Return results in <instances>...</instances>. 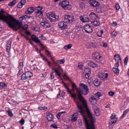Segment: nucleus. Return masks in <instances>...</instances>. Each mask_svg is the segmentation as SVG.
<instances>
[{"instance_id": "nucleus-1", "label": "nucleus", "mask_w": 129, "mask_h": 129, "mask_svg": "<svg viewBox=\"0 0 129 129\" xmlns=\"http://www.w3.org/2000/svg\"><path fill=\"white\" fill-rule=\"evenodd\" d=\"M78 109L77 113H74L73 115L72 120L76 121L77 120V116L78 114L81 115L84 119V120L86 124L87 129H95L94 126V119L93 115L90 112V116H88L87 113L89 120H87V118L84 115L85 112L83 109L84 107L81 104L78 103L77 104Z\"/></svg>"}, {"instance_id": "nucleus-2", "label": "nucleus", "mask_w": 129, "mask_h": 129, "mask_svg": "<svg viewBox=\"0 0 129 129\" xmlns=\"http://www.w3.org/2000/svg\"><path fill=\"white\" fill-rule=\"evenodd\" d=\"M79 89H77L78 91V98L80 101L82 103L83 105L86 109V112L88 116H90V111L88 108L86 100L82 96L81 94L87 95L89 92V89L88 86L84 84L80 83Z\"/></svg>"}, {"instance_id": "nucleus-3", "label": "nucleus", "mask_w": 129, "mask_h": 129, "mask_svg": "<svg viewBox=\"0 0 129 129\" xmlns=\"http://www.w3.org/2000/svg\"><path fill=\"white\" fill-rule=\"evenodd\" d=\"M0 19L7 22L9 27L14 29L16 27V20L11 15H8L7 16L0 14Z\"/></svg>"}, {"instance_id": "nucleus-4", "label": "nucleus", "mask_w": 129, "mask_h": 129, "mask_svg": "<svg viewBox=\"0 0 129 129\" xmlns=\"http://www.w3.org/2000/svg\"><path fill=\"white\" fill-rule=\"evenodd\" d=\"M31 38L33 41L36 43L38 45H39L41 48L45 49L46 53H47V55H49L50 56H51L50 51L47 49V47L44 45L43 42L40 41L37 37L34 35H31Z\"/></svg>"}, {"instance_id": "nucleus-5", "label": "nucleus", "mask_w": 129, "mask_h": 129, "mask_svg": "<svg viewBox=\"0 0 129 129\" xmlns=\"http://www.w3.org/2000/svg\"><path fill=\"white\" fill-rule=\"evenodd\" d=\"M59 5L65 10H70L71 8V6L68 1H63L60 3Z\"/></svg>"}, {"instance_id": "nucleus-6", "label": "nucleus", "mask_w": 129, "mask_h": 129, "mask_svg": "<svg viewBox=\"0 0 129 129\" xmlns=\"http://www.w3.org/2000/svg\"><path fill=\"white\" fill-rule=\"evenodd\" d=\"M47 16L49 19L52 22H55L59 19L58 16L53 13H49L47 15Z\"/></svg>"}, {"instance_id": "nucleus-7", "label": "nucleus", "mask_w": 129, "mask_h": 129, "mask_svg": "<svg viewBox=\"0 0 129 129\" xmlns=\"http://www.w3.org/2000/svg\"><path fill=\"white\" fill-rule=\"evenodd\" d=\"M43 8L40 6H39L35 9L36 14L37 16H39V17H42L43 16V11L42 9Z\"/></svg>"}, {"instance_id": "nucleus-8", "label": "nucleus", "mask_w": 129, "mask_h": 129, "mask_svg": "<svg viewBox=\"0 0 129 129\" xmlns=\"http://www.w3.org/2000/svg\"><path fill=\"white\" fill-rule=\"evenodd\" d=\"M94 58L95 60L98 62H100L103 59V57L97 52H95L94 54Z\"/></svg>"}, {"instance_id": "nucleus-9", "label": "nucleus", "mask_w": 129, "mask_h": 129, "mask_svg": "<svg viewBox=\"0 0 129 129\" xmlns=\"http://www.w3.org/2000/svg\"><path fill=\"white\" fill-rule=\"evenodd\" d=\"M43 20L42 22L40 23L41 25L43 27L45 28H49L51 26V24L48 21L44 20V18H43Z\"/></svg>"}, {"instance_id": "nucleus-10", "label": "nucleus", "mask_w": 129, "mask_h": 129, "mask_svg": "<svg viewBox=\"0 0 129 129\" xmlns=\"http://www.w3.org/2000/svg\"><path fill=\"white\" fill-rule=\"evenodd\" d=\"M84 29L87 33H90L92 31V28L89 24H86L84 26Z\"/></svg>"}, {"instance_id": "nucleus-11", "label": "nucleus", "mask_w": 129, "mask_h": 129, "mask_svg": "<svg viewBox=\"0 0 129 129\" xmlns=\"http://www.w3.org/2000/svg\"><path fill=\"white\" fill-rule=\"evenodd\" d=\"M65 23L64 21H60L58 23L59 27L61 29L63 30L67 28V25Z\"/></svg>"}, {"instance_id": "nucleus-12", "label": "nucleus", "mask_w": 129, "mask_h": 129, "mask_svg": "<svg viewBox=\"0 0 129 129\" xmlns=\"http://www.w3.org/2000/svg\"><path fill=\"white\" fill-rule=\"evenodd\" d=\"M84 72L85 73L83 77L86 78H88L91 74V70L90 69L88 68H85L84 70Z\"/></svg>"}, {"instance_id": "nucleus-13", "label": "nucleus", "mask_w": 129, "mask_h": 129, "mask_svg": "<svg viewBox=\"0 0 129 129\" xmlns=\"http://www.w3.org/2000/svg\"><path fill=\"white\" fill-rule=\"evenodd\" d=\"M88 3L91 6L94 7L98 6L100 5V4L98 2L93 0L89 1Z\"/></svg>"}, {"instance_id": "nucleus-14", "label": "nucleus", "mask_w": 129, "mask_h": 129, "mask_svg": "<svg viewBox=\"0 0 129 129\" xmlns=\"http://www.w3.org/2000/svg\"><path fill=\"white\" fill-rule=\"evenodd\" d=\"M108 74L107 73L106 74L102 73L101 74H99L98 75V76L99 78L101 80H105L107 78Z\"/></svg>"}, {"instance_id": "nucleus-15", "label": "nucleus", "mask_w": 129, "mask_h": 129, "mask_svg": "<svg viewBox=\"0 0 129 129\" xmlns=\"http://www.w3.org/2000/svg\"><path fill=\"white\" fill-rule=\"evenodd\" d=\"M97 99H98L97 98L94 96H92L89 98V101L92 104L95 105L97 103Z\"/></svg>"}, {"instance_id": "nucleus-16", "label": "nucleus", "mask_w": 129, "mask_h": 129, "mask_svg": "<svg viewBox=\"0 0 129 129\" xmlns=\"http://www.w3.org/2000/svg\"><path fill=\"white\" fill-rule=\"evenodd\" d=\"M89 16L90 18L92 19H95L98 18V16L97 15V14L93 12H90L89 14Z\"/></svg>"}, {"instance_id": "nucleus-17", "label": "nucleus", "mask_w": 129, "mask_h": 129, "mask_svg": "<svg viewBox=\"0 0 129 129\" xmlns=\"http://www.w3.org/2000/svg\"><path fill=\"white\" fill-rule=\"evenodd\" d=\"M36 8L34 7H30L27 9L25 12V13L27 14H31L33 13Z\"/></svg>"}, {"instance_id": "nucleus-18", "label": "nucleus", "mask_w": 129, "mask_h": 129, "mask_svg": "<svg viewBox=\"0 0 129 129\" xmlns=\"http://www.w3.org/2000/svg\"><path fill=\"white\" fill-rule=\"evenodd\" d=\"M11 42L10 41H9L6 44V51L8 55H9V52L11 47Z\"/></svg>"}, {"instance_id": "nucleus-19", "label": "nucleus", "mask_w": 129, "mask_h": 129, "mask_svg": "<svg viewBox=\"0 0 129 129\" xmlns=\"http://www.w3.org/2000/svg\"><path fill=\"white\" fill-rule=\"evenodd\" d=\"M47 118L49 121H51L53 120L54 116L52 114L49 112H48L47 113Z\"/></svg>"}, {"instance_id": "nucleus-20", "label": "nucleus", "mask_w": 129, "mask_h": 129, "mask_svg": "<svg viewBox=\"0 0 129 129\" xmlns=\"http://www.w3.org/2000/svg\"><path fill=\"white\" fill-rule=\"evenodd\" d=\"M114 58L116 62L120 63L121 64V59L119 55L117 54L114 55Z\"/></svg>"}, {"instance_id": "nucleus-21", "label": "nucleus", "mask_w": 129, "mask_h": 129, "mask_svg": "<svg viewBox=\"0 0 129 129\" xmlns=\"http://www.w3.org/2000/svg\"><path fill=\"white\" fill-rule=\"evenodd\" d=\"M117 119L115 117V115L114 114H112L111 117L110 121L112 124L116 122Z\"/></svg>"}, {"instance_id": "nucleus-22", "label": "nucleus", "mask_w": 129, "mask_h": 129, "mask_svg": "<svg viewBox=\"0 0 129 129\" xmlns=\"http://www.w3.org/2000/svg\"><path fill=\"white\" fill-rule=\"evenodd\" d=\"M72 90H71L69 89L68 88L67 89L68 92L69 93V94L71 93L72 92V91H74L77 88L76 86L74 83H72Z\"/></svg>"}, {"instance_id": "nucleus-23", "label": "nucleus", "mask_w": 129, "mask_h": 129, "mask_svg": "<svg viewBox=\"0 0 129 129\" xmlns=\"http://www.w3.org/2000/svg\"><path fill=\"white\" fill-rule=\"evenodd\" d=\"M91 23L92 25L95 26H99L100 24V21L96 20L91 21Z\"/></svg>"}, {"instance_id": "nucleus-24", "label": "nucleus", "mask_w": 129, "mask_h": 129, "mask_svg": "<svg viewBox=\"0 0 129 129\" xmlns=\"http://www.w3.org/2000/svg\"><path fill=\"white\" fill-rule=\"evenodd\" d=\"M89 66L93 68H95L98 67V65L97 64L95 63L92 61H90L88 63Z\"/></svg>"}, {"instance_id": "nucleus-25", "label": "nucleus", "mask_w": 129, "mask_h": 129, "mask_svg": "<svg viewBox=\"0 0 129 129\" xmlns=\"http://www.w3.org/2000/svg\"><path fill=\"white\" fill-rule=\"evenodd\" d=\"M81 21L83 22H86L89 21V18L88 17H84L82 16H80V17Z\"/></svg>"}, {"instance_id": "nucleus-26", "label": "nucleus", "mask_w": 129, "mask_h": 129, "mask_svg": "<svg viewBox=\"0 0 129 129\" xmlns=\"http://www.w3.org/2000/svg\"><path fill=\"white\" fill-rule=\"evenodd\" d=\"M93 82L94 85L97 86H99L102 83L101 81L97 79H95Z\"/></svg>"}, {"instance_id": "nucleus-27", "label": "nucleus", "mask_w": 129, "mask_h": 129, "mask_svg": "<svg viewBox=\"0 0 129 129\" xmlns=\"http://www.w3.org/2000/svg\"><path fill=\"white\" fill-rule=\"evenodd\" d=\"M60 67L59 66V67L58 68H54L53 69L55 73L59 77H60L61 75V73L59 71V68Z\"/></svg>"}, {"instance_id": "nucleus-28", "label": "nucleus", "mask_w": 129, "mask_h": 129, "mask_svg": "<svg viewBox=\"0 0 129 129\" xmlns=\"http://www.w3.org/2000/svg\"><path fill=\"white\" fill-rule=\"evenodd\" d=\"M26 76L27 78V79L29 78H31L33 76V73L27 71L25 73Z\"/></svg>"}, {"instance_id": "nucleus-29", "label": "nucleus", "mask_w": 129, "mask_h": 129, "mask_svg": "<svg viewBox=\"0 0 129 129\" xmlns=\"http://www.w3.org/2000/svg\"><path fill=\"white\" fill-rule=\"evenodd\" d=\"M74 20V16L72 15H70V18L68 20V24H71L72 22Z\"/></svg>"}, {"instance_id": "nucleus-30", "label": "nucleus", "mask_w": 129, "mask_h": 129, "mask_svg": "<svg viewBox=\"0 0 129 129\" xmlns=\"http://www.w3.org/2000/svg\"><path fill=\"white\" fill-rule=\"evenodd\" d=\"M95 109L94 108V112L96 115L99 116L100 115V112L99 111V109L98 107H95Z\"/></svg>"}, {"instance_id": "nucleus-31", "label": "nucleus", "mask_w": 129, "mask_h": 129, "mask_svg": "<svg viewBox=\"0 0 129 129\" xmlns=\"http://www.w3.org/2000/svg\"><path fill=\"white\" fill-rule=\"evenodd\" d=\"M22 24L21 21H20L18 20H17V28H21L22 26Z\"/></svg>"}, {"instance_id": "nucleus-32", "label": "nucleus", "mask_w": 129, "mask_h": 129, "mask_svg": "<svg viewBox=\"0 0 129 129\" xmlns=\"http://www.w3.org/2000/svg\"><path fill=\"white\" fill-rule=\"evenodd\" d=\"M70 15H65L64 18V20L65 23H68V20L70 18Z\"/></svg>"}, {"instance_id": "nucleus-33", "label": "nucleus", "mask_w": 129, "mask_h": 129, "mask_svg": "<svg viewBox=\"0 0 129 129\" xmlns=\"http://www.w3.org/2000/svg\"><path fill=\"white\" fill-rule=\"evenodd\" d=\"M104 33L103 30H99L96 34V36H97L101 37H102V35Z\"/></svg>"}, {"instance_id": "nucleus-34", "label": "nucleus", "mask_w": 129, "mask_h": 129, "mask_svg": "<svg viewBox=\"0 0 129 129\" xmlns=\"http://www.w3.org/2000/svg\"><path fill=\"white\" fill-rule=\"evenodd\" d=\"M94 43L92 42H90L86 45V47L88 48H90L91 47H94Z\"/></svg>"}, {"instance_id": "nucleus-35", "label": "nucleus", "mask_w": 129, "mask_h": 129, "mask_svg": "<svg viewBox=\"0 0 129 129\" xmlns=\"http://www.w3.org/2000/svg\"><path fill=\"white\" fill-rule=\"evenodd\" d=\"M72 45L71 44H69L68 45L64 46L63 48L65 50H68L72 47Z\"/></svg>"}, {"instance_id": "nucleus-36", "label": "nucleus", "mask_w": 129, "mask_h": 129, "mask_svg": "<svg viewBox=\"0 0 129 129\" xmlns=\"http://www.w3.org/2000/svg\"><path fill=\"white\" fill-rule=\"evenodd\" d=\"M30 17L28 15H25L21 17H20L19 18V20L20 21H22L23 19L26 18H29Z\"/></svg>"}, {"instance_id": "nucleus-37", "label": "nucleus", "mask_w": 129, "mask_h": 129, "mask_svg": "<svg viewBox=\"0 0 129 129\" xmlns=\"http://www.w3.org/2000/svg\"><path fill=\"white\" fill-rule=\"evenodd\" d=\"M16 3V0H14L11 2L9 3L8 4V5L10 6H13Z\"/></svg>"}, {"instance_id": "nucleus-38", "label": "nucleus", "mask_w": 129, "mask_h": 129, "mask_svg": "<svg viewBox=\"0 0 129 129\" xmlns=\"http://www.w3.org/2000/svg\"><path fill=\"white\" fill-rule=\"evenodd\" d=\"M112 70L115 74H118L119 73V70L118 68H113Z\"/></svg>"}, {"instance_id": "nucleus-39", "label": "nucleus", "mask_w": 129, "mask_h": 129, "mask_svg": "<svg viewBox=\"0 0 129 129\" xmlns=\"http://www.w3.org/2000/svg\"><path fill=\"white\" fill-rule=\"evenodd\" d=\"M79 7L82 9H83L85 7L84 4L82 2H80L79 3Z\"/></svg>"}, {"instance_id": "nucleus-40", "label": "nucleus", "mask_w": 129, "mask_h": 129, "mask_svg": "<svg viewBox=\"0 0 129 129\" xmlns=\"http://www.w3.org/2000/svg\"><path fill=\"white\" fill-rule=\"evenodd\" d=\"M38 109L40 110H45L47 109V107L46 106L42 107L40 106L38 108Z\"/></svg>"}, {"instance_id": "nucleus-41", "label": "nucleus", "mask_w": 129, "mask_h": 129, "mask_svg": "<svg viewBox=\"0 0 129 129\" xmlns=\"http://www.w3.org/2000/svg\"><path fill=\"white\" fill-rule=\"evenodd\" d=\"M21 79L22 80H25L27 79L25 73L22 74L20 76Z\"/></svg>"}, {"instance_id": "nucleus-42", "label": "nucleus", "mask_w": 129, "mask_h": 129, "mask_svg": "<svg viewBox=\"0 0 129 129\" xmlns=\"http://www.w3.org/2000/svg\"><path fill=\"white\" fill-rule=\"evenodd\" d=\"M101 96V94L100 92H98L94 95V96L97 98L98 99H99V97Z\"/></svg>"}, {"instance_id": "nucleus-43", "label": "nucleus", "mask_w": 129, "mask_h": 129, "mask_svg": "<svg viewBox=\"0 0 129 129\" xmlns=\"http://www.w3.org/2000/svg\"><path fill=\"white\" fill-rule=\"evenodd\" d=\"M31 28L32 29L36 31H38L39 30L38 27L36 26H32Z\"/></svg>"}, {"instance_id": "nucleus-44", "label": "nucleus", "mask_w": 129, "mask_h": 129, "mask_svg": "<svg viewBox=\"0 0 129 129\" xmlns=\"http://www.w3.org/2000/svg\"><path fill=\"white\" fill-rule=\"evenodd\" d=\"M0 86L3 88L6 87L7 86V85L3 82H0Z\"/></svg>"}, {"instance_id": "nucleus-45", "label": "nucleus", "mask_w": 129, "mask_h": 129, "mask_svg": "<svg viewBox=\"0 0 129 129\" xmlns=\"http://www.w3.org/2000/svg\"><path fill=\"white\" fill-rule=\"evenodd\" d=\"M7 112L10 116L12 117L13 116V114L11 110H8L7 111Z\"/></svg>"}, {"instance_id": "nucleus-46", "label": "nucleus", "mask_w": 129, "mask_h": 129, "mask_svg": "<svg viewBox=\"0 0 129 129\" xmlns=\"http://www.w3.org/2000/svg\"><path fill=\"white\" fill-rule=\"evenodd\" d=\"M96 11L97 12L99 13L102 12V11L101 9L100 8H96Z\"/></svg>"}, {"instance_id": "nucleus-47", "label": "nucleus", "mask_w": 129, "mask_h": 129, "mask_svg": "<svg viewBox=\"0 0 129 129\" xmlns=\"http://www.w3.org/2000/svg\"><path fill=\"white\" fill-rule=\"evenodd\" d=\"M24 122L25 120L23 118H22L19 121L20 124L21 125H23L24 124Z\"/></svg>"}, {"instance_id": "nucleus-48", "label": "nucleus", "mask_w": 129, "mask_h": 129, "mask_svg": "<svg viewBox=\"0 0 129 129\" xmlns=\"http://www.w3.org/2000/svg\"><path fill=\"white\" fill-rule=\"evenodd\" d=\"M100 45L101 46L104 47H106L107 46V44L105 42H102L101 44Z\"/></svg>"}, {"instance_id": "nucleus-49", "label": "nucleus", "mask_w": 129, "mask_h": 129, "mask_svg": "<svg viewBox=\"0 0 129 129\" xmlns=\"http://www.w3.org/2000/svg\"><path fill=\"white\" fill-rule=\"evenodd\" d=\"M28 27V26L27 24H25L22 27L23 29L26 31L27 30V29Z\"/></svg>"}, {"instance_id": "nucleus-50", "label": "nucleus", "mask_w": 129, "mask_h": 129, "mask_svg": "<svg viewBox=\"0 0 129 129\" xmlns=\"http://www.w3.org/2000/svg\"><path fill=\"white\" fill-rule=\"evenodd\" d=\"M111 34L112 36L115 37L117 36V33L115 31H113L112 32Z\"/></svg>"}, {"instance_id": "nucleus-51", "label": "nucleus", "mask_w": 129, "mask_h": 129, "mask_svg": "<svg viewBox=\"0 0 129 129\" xmlns=\"http://www.w3.org/2000/svg\"><path fill=\"white\" fill-rule=\"evenodd\" d=\"M23 6V4H22L20 2L17 5L18 7V8H21Z\"/></svg>"}, {"instance_id": "nucleus-52", "label": "nucleus", "mask_w": 129, "mask_h": 129, "mask_svg": "<svg viewBox=\"0 0 129 129\" xmlns=\"http://www.w3.org/2000/svg\"><path fill=\"white\" fill-rule=\"evenodd\" d=\"M128 57H126L124 58V62L125 64H127V61H128Z\"/></svg>"}, {"instance_id": "nucleus-53", "label": "nucleus", "mask_w": 129, "mask_h": 129, "mask_svg": "<svg viewBox=\"0 0 129 129\" xmlns=\"http://www.w3.org/2000/svg\"><path fill=\"white\" fill-rule=\"evenodd\" d=\"M61 115V112H59L58 113L57 115H56V117L57 118L59 119H60V116Z\"/></svg>"}, {"instance_id": "nucleus-54", "label": "nucleus", "mask_w": 129, "mask_h": 129, "mask_svg": "<svg viewBox=\"0 0 129 129\" xmlns=\"http://www.w3.org/2000/svg\"><path fill=\"white\" fill-rule=\"evenodd\" d=\"M70 95H71V96L75 99L76 98V94L75 93H73V94L72 93L70 94Z\"/></svg>"}, {"instance_id": "nucleus-55", "label": "nucleus", "mask_w": 129, "mask_h": 129, "mask_svg": "<svg viewBox=\"0 0 129 129\" xmlns=\"http://www.w3.org/2000/svg\"><path fill=\"white\" fill-rule=\"evenodd\" d=\"M23 70L22 69H20L19 72H18V76H19L20 75H21L23 72Z\"/></svg>"}, {"instance_id": "nucleus-56", "label": "nucleus", "mask_w": 129, "mask_h": 129, "mask_svg": "<svg viewBox=\"0 0 129 129\" xmlns=\"http://www.w3.org/2000/svg\"><path fill=\"white\" fill-rule=\"evenodd\" d=\"M114 94V92L112 91H110L108 92L109 95L110 96H113Z\"/></svg>"}, {"instance_id": "nucleus-57", "label": "nucleus", "mask_w": 129, "mask_h": 129, "mask_svg": "<svg viewBox=\"0 0 129 129\" xmlns=\"http://www.w3.org/2000/svg\"><path fill=\"white\" fill-rule=\"evenodd\" d=\"M58 61L59 62L60 64H62L65 61L64 59H63L62 60H58Z\"/></svg>"}, {"instance_id": "nucleus-58", "label": "nucleus", "mask_w": 129, "mask_h": 129, "mask_svg": "<svg viewBox=\"0 0 129 129\" xmlns=\"http://www.w3.org/2000/svg\"><path fill=\"white\" fill-rule=\"evenodd\" d=\"M23 63L22 62H20L19 64V67L20 69H21L23 67Z\"/></svg>"}, {"instance_id": "nucleus-59", "label": "nucleus", "mask_w": 129, "mask_h": 129, "mask_svg": "<svg viewBox=\"0 0 129 129\" xmlns=\"http://www.w3.org/2000/svg\"><path fill=\"white\" fill-rule=\"evenodd\" d=\"M120 8L119 4H116V9L117 10H118Z\"/></svg>"}, {"instance_id": "nucleus-60", "label": "nucleus", "mask_w": 129, "mask_h": 129, "mask_svg": "<svg viewBox=\"0 0 129 129\" xmlns=\"http://www.w3.org/2000/svg\"><path fill=\"white\" fill-rule=\"evenodd\" d=\"M83 66L81 64H80V63H79L78 67L81 70H82V69Z\"/></svg>"}, {"instance_id": "nucleus-61", "label": "nucleus", "mask_w": 129, "mask_h": 129, "mask_svg": "<svg viewBox=\"0 0 129 129\" xmlns=\"http://www.w3.org/2000/svg\"><path fill=\"white\" fill-rule=\"evenodd\" d=\"M51 126L55 128H57L58 127L57 125L55 124L51 125Z\"/></svg>"}, {"instance_id": "nucleus-62", "label": "nucleus", "mask_w": 129, "mask_h": 129, "mask_svg": "<svg viewBox=\"0 0 129 129\" xmlns=\"http://www.w3.org/2000/svg\"><path fill=\"white\" fill-rule=\"evenodd\" d=\"M51 79H53L54 78V77L53 76V72L51 73Z\"/></svg>"}, {"instance_id": "nucleus-63", "label": "nucleus", "mask_w": 129, "mask_h": 129, "mask_svg": "<svg viewBox=\"0 0 129 129\" xmlns=\"http://www.w3.org/2000/svg\"><path fill=\"white\" fill-rule=\"evenodd\" d=\"M63 77H65L67 79H68L69 78V77L67 75L66 73H64V74L63 75Z\"/></svg>"}, {"instance_id": "nucleus-64", "label": "nucleus", "mask_w": 129, "mask_h": 129, "mask_svg": "<svg viewBox=\"0 0 129 129\" xmlns=\"http://www.w3.org/2000/svg\"><path fill=\"white\" fill-rule=\"evenodd\" d=\"M42 60H44L45 61H48V59L46 58V57L44 56L42 58Z\"/></svg>"}]
</instances>
